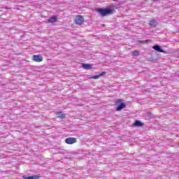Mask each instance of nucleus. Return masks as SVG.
<instances>
[{"label":"nucleus","mask_w":179,"mask_h":179,"mask_svg":"<svg viewBox=\"0 0 179 179\" xmlns=\"http://www.w3.org/2000/svg\"><path fill=\"white\" fill-rule=\"evenodd\" d=\"M99 78H100V75L99 74V75L91 77V79H99Z\"/></svg>","instance_id":"2eb2a0df"},{"label":"nucleus","mask_w":179,"mask_h":179,"mask_svg":"<svg viewBox=\"0 0 179 179\" xmlns=\"http://www.w3.org/2000/svg\"><path fill=\"white\" fill-rule=\"evenodd\" d=\"M56 117L60 120H64L66 117V115L62 111H59L56 112Z\"/></svg>","instance_id":"0eeeda50"},{"label":"nucleus","mask_w":179,"mask_h":179,"mask_svg":"<svg viewBox=\"0 0 179 179\" xmlns=\"http://www.w3.org/2000/svg\"><path fill=\"white\" fill-rule=\"evenodd\" d=\"M113 1H115V2H117V1H118V0H113Z\"/></svg>","instance_id":"6ab92c4d"},{"label":"nucleus","mask_w":179,"mask_h":179,"mask_svg":"<svg viewBox=\"0 0 179 179\" xmlns=\"http://www.w3.org/2000/svg\"><path fill=\"white\" fill-rule=\"evenodd\" d=\"M143 41H141V40L137 41V44H143Z\"/></svg>","instance_id":"a211bd4d"},{"label":"nucleus","mask_w":179,"mask_h":179,"mask_svg":"<svg viewBox=\"0 0 179 179\" xmlns=\"http://www.w3.org/2000/svg\"><path fill=\"white\" fill-rule=\"evenodd\" d=\"M65 142L67 145H73V143H76V142H78V140L76 138L69 137L65 139Z\"/></svg>","instance_id":"20e7f679"},{"label":"nucleus","mask_w":179,"mask_h":179,"mask_svg":"<svg viewBox=\"0 0 179 179\" xmlns=\"http://www.w3.org/2000/svg\"><path fill=\"white\" fill-rule=\"evenodd\" d=\"M146 117L148 120H152L155 118V116L153 115V113H152V112H147Z\"/></svg>","instance_id":"ddd939ff"},{"label":"nucleus","mask_w":179,"mask_h":179,"mask_svg":"<svg viewBox=\"0 0 179 179\" xmlns=\"http://www.w3.org/2000/svg\"><path fill=\"white\" fill-rule=\"evenodd\" d=\"M95 10L102 17H104V16H109V15H113L115 11L114 6H109L106 8H96Z\"/></svg>","instance_id":"f257e3e1"},{"label":"nucleus","mask_w":179,"mask_h":179,"mask_svg":"<svg viewBox=\"0 0 179 179\" xmlns=\"http://www.w3.org/2000/svg\"><path fill=\"white\" fill-rule=\"evenodd\" d=\"M22 178H24V179H39L40 176H37V175H34V176H23Z\"/></svg>","instance_id":"f8f14e48"},{"label":"nucleus","mask_w":179,"mask_h":179,"mask_svg":"<svg viewBox=\"0 0 179 179\" xmlns=\"http://www.w3.org/2000/svg\"><path fill=\"white\" fill-rule=\"evenodd\" d=\"M132 57H139V50H134L131 52Z\"/></svg>","instance_id":"4468645a"},{"label":"nucleus","mask_w":179,"mask_h":179,"mask_svg":"<svg viewBox=\"0 0 179 179\" xmlns=\"http://www.w3.org/2000/svg\"><path fill=\"white\" fill-rule=\"evenodd\" d=\"M134 127H143L144 124L141 120H136L134 123L133 124Z\"/></svg>","instance_id":"9b49d317"},{"label":"nucleus","mask_w":179,"mask_h":179,"mask_svg":"<svg viewBox=\"0 0 179 179\" xmlns=\"http://www.w3.org/2000/svg\"><path fill=\"white\" fill-rule=\"evenodd\" d=\"M106 71H102L101 73H99V76H104V75H106Z\"/></svg>","instance_id":"f3484780"},{"label":"nucleus","mask_w":179,"mask_h":179,"mask_svg":"<svg viewBox=\"0 0 179 179\" xmlns=\"http://www.w3.org/2000/svg\"><path fill=\"white\" fill-rule=\"evenodd\" d=\"M58 20L57 15H52L48 20V23H55Z\"/></svg>","instance_id":"6e6552de"},{"label":"nucleus","mask_w":179,"mask_h":179,"mask_svg":"<svg viewBox=\"0 0 179 179\" xmlns=\"http://www.w3.org/2000/svg\"><path fill=\"white\" fill-rule=\"evenodd\" d=\"M83 22H85V18H83V16L82 15H78L75 19L76 24H79L80 26L81 24H83Z\"/></svg>","instance_id":"7ed1b4c3"},{"label":"nucleus","mask_w":179,"mask_h":179,"mask_svg":"<svg viewBox=\"0 0 179 179\" xmlns=\"http://www.w3.org/2000/svg\"><path fill=\"white\" fill-rule=\"evenodd\" d=\"M92 67H93V64H85V63L82 64V68H83V69L89 70V69H92Z\"/></svg>","instance_id":"1a4fd4ad"},{"label":"nucleus","mask_w":179,"mask_h":179,"mask_svg":"<svg viewBox=\"0 0 179 179\" xmlns=\"http://www.w3.org/2000/svg\"><path fill=\"white\" fill-rule=\"evenodd\" d=\"M157 24H158V22H157L156 20H151L149 22V26L150 27H156Z\"/></svg>","instance_id":"9d476101"},{"label":"nucleus","mask_w":179,"mask_h":179,"mask_svg":"<svg viewBox=\"0 0 179 179\" xmlns=\"http://www.w3.org/2000/svg\"><path fill=\"white\" fill-rule=\"evenodd\" d=\"M115 104L117 106L115 108L116 111H121L123 108H127V103L122 102V99H116L115 101Z\"/></svg>","instance_id":"f03ea898"},{"label":"nucleus","mask_w":179,"mask_h":179,"mask_svg":"<svg viewBox=\"0 0 179 179\" xmlns=\"http://www.w3.org/2000/svg\"><path fill=\"white\" fill-rule=\"evenodd\" d=\"M152 41L150 39H147L145 41H143V43H145V44H148V43H150Z\"/></svg>","instance_id":"dca6fc26"},{"label":"nucleus","mask_w":179,"mask_h":179,"mask_svg":"<svg viewBox=\"0 0 179 179\" xmlns=\"http://www.w3.org/2000/svg\"><path fill=\"white\" fill-rule=\"evenodd\" d=\"M43 58L41 55H33V61L35 62H41L43 61Z\"/></svg>","instance_id":"423d86ee"},{"label":"nucleus","mask_w":179,"mask_h":179,"mask_svg":"<svg viewBox=\"0 0 179 179\" xmlns=\"http://www.w3.org/2000/svg\"><path fill=\"white\" fill-rule=\"evenodd\" d=\"M153 50H155V51H157V52H163L164 54H167V52H166V50H164L162 48V46L159 45H155L152 46Z\"/></svg>","instance_id":"39448f33"}]
</instances>
